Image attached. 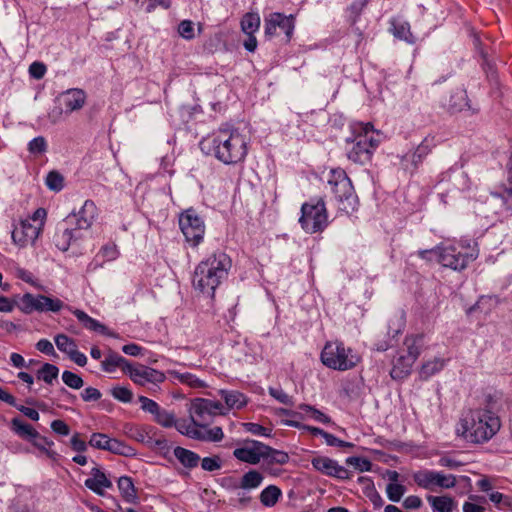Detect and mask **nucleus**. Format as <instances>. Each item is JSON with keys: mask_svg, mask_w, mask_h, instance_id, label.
<instances>
[{"mask_svg": "<svg viewBox=\"0 0 512 512\" xmlns=\"http://www.w3.org/2000/svg\"><path fill=\"white\" fill-rule=\"evenodd\" d=\"M503 393L494 391L483 396L479 407L470 409L461 419L463 434L472 443L489 441L501 427L498 412L502 406Z\"/></svg>", "mask_w": 512, "mask_h": 512, "instance_id": "1", "label": "nucleus"}, {"mask_svg": "<svg viewBox=\"0 0 512 512\" xmlns=\"http://www.w3.org/2000/svg\"><path fill=\"white\" fill-rule=\"evenodd\" d=\"M201 151L215 157L225 165H235L244 161L248 153L245 135L233 127H220L200 142Z\"/></svg>", "mask_w": 512, "mask_h": 512, "instance_id": "2", "label": "nucleus"}, {"mask_svg": "<svg viewBox=\"0 0 512 512\" xmlns=\"http://www.w3.org/2000/svg\"><path fill=\"white\" fill-rule=\"evenodd\" d=\"M231 266V258L225 252H213L196 266L192 278L194 289L213 298L217 287L227 278Z\"/></svg>", "mask_w": 512, "mask_h": 512, "instance_id": "3", "label": "nucleus"}, {"mask_svg": "<svg viewBox=\"0 0 512 512\" xmlns=\"http://www.w3.org/2000/svg\"><path fill=\"white\" fill-rule=\"evenodd\" d=\"M353 140H347V157L354 163L364 165L370 162L373 152L380 144L381 135L371 123H359L354 128Z\"/></svg>", "mask_w": 512, "mask_h": 512, "instance_id": "4", "label": "nucleus"}, {"mask_svg": "<svg viewBox=\"0 0 512 512\" xmlns=\"http://www.w3.org/2000/svg\"><path fill=\"white\" fill-rule=\"evenodd\" d=\"M332 193L338 203V209L349 214L357 209L358 197L351 180L344 170H332L328 179Z\"/></svg>", "mask_w": 512, "mask_h": 512, "instance_id": "5", "label": "nucleus"}, {"mask_svg": "<svg viewBox=\"0 0 512 512\" xmlns=\"http://www.w3.org/2000/svg\"><path fill=\"white\" fill-rule=\"evenodd\" d=\"M321 361L328 368L346 371L354 368L360 357L342 342L335 341L326 343L321 352Z\"/></svg>", "mask_w": 512, "mask_h": 512, "instance_id": "6", "label": "nucleus"}, {"mask_svg": "<svg viewBox=\"0 0 512 512\" xmlns=\"http://www.w3.org/2000/svg\"><path fill=\"white\" fill-rule=\"evenodd\" d=\"M299 223L301 228L309 234L319 233L326 229L329 221L323 198H312L302 204Z\"/></svg>", "mask_w": 512, "mask_h": 512, "instance_id": "7", "label": "nucleus"}, {"mask_svg": "<svg viewBox=\"0 0 512 512\" xmlns=\"http://www.w3.org/2000/svg\"><path fill=\"white\" fill-rule=\"evenodd\" d=\"M478 257L475 249L463 251L453 244L441 243L438 245V262L443 266L455 271L464 270L469 263Z\"/></svg>", "mask_w": 512, "mask_h": 512, "instance_id": "8", "label": "nucleus"}, {"mask_svg": "<svg viewBox=\"0 0 512 512\" xmlns=\"http://www.w3.org/2000/svg\"><path fill=\"white\" fill-rule=\"evenodd\" d=\"M295 29V17L279 12L269 14L264 20V34L267 39L283 35V40L289 42Z\"/></svg>", "mask_w": 512, "mask_h": 512, "instance_id": "9", "label": "nucleus"}, {"mask_svg": "<svg viewBox=\"0 0 512 512\" xmlns=\"http://www.w3.org/2000/svg\"><path fill=\"white\" fill-rule=\"evenodd\" d=\"M179 226L186 241L192 247H197L203 241L205 224L193 208L185 210L180 215Z\"/></svg>", "mask_w": 512, "mask_h": 512, "instance_id": "10", "label": "nucleus"}, {"mask_svg": "<svg viewBox=\"0 0 512 512\" xmlns=\"http://www.w3.org/2000/svg\"><path fill=\"white\" fill-rule=\"evenodd\" d=\"M413 480L420 488L435 491L437 488L451 489L457 484L456 476L435 470H419L413 473Z\"/></svg>", "mask_w": 512, "mask_h": 512, "instance_id": "11", "label": "nucleus"}, {"mask_svg": "<svg viewBox=\"0 0 512 512\" xmlns=\"http://www.w3.org/2000/svg\"><path fill=\"white\" fill-rule=\"evenodd\" d=\"M221 414H225L222 403L205 398L194 399L189 408L190 418L202 428L206 427L214 416Z\"/></svg>", "mask_w": 512, "mask_h": 512, "instance_id": "12", "label": "nucleus"}, {"mask_svg": "<svg viewBox=\"0 0 512 512\" xmlns=\"http://www.w3.org/2000/svg\"><path fill=\"white\" fill-rule=\"evenodd\" d=\"M268 445L253 439H244L237 443L233 450V457L240 462L257 465L265 456Z\"/></svg>", "mask_w": 512, "mask_h": 512, "instance_id": "13", "label": "nucleus"}, {"mask_svg": "<svg viewBox=\"0 0 512 512\" xmlns=\"http://www.w3.org/2000/svg\"><path fill=\"white\" fill-rule=\"evenodd\" d=\"M127 375L136 385L148 386L153 391L166 379L162 371L143 364L131 365Z\"/></svg>", "mask_w": 512, "mask_h": 512, "instance_id": "14", "label": "nucleus"}, {"mask_svg": "<svg viewBox=\"0 0 512 512\" xmlns=\"http://www.w3.org/2000/svg\"><path fill=\"white\" fill-rule=\"evenodd\" d=\"M98 209L92 200H86L77 212H72L65 218V223L74 227L79 233L87 231L94 223Z\"/></svg>", "mask_w": 512, "mask_h": 512, "instance_id": "15", "label": "nucleus"}, {"mask_svg": "<svg viewBox=\"0 0 512 512\" xmlns=\"http://www.w3.org/2000/svg\"><path fill=\"white\" fill-rule=\"evenodd\" d=\"M313 468L324 475L335 477L341 480L349 479L350 472L338 464L336 460L325 456L314 457L311 461Z\"/></svg>", "mask_w": 512, "mask_h": 512, "instance_id": "16", "label": "nucleus"}, {"mask_svg": "<svg viewBox=\"0 0 512 512\" xmlns=\"http://www.w3.org/2000/svg\"><path fill=\"white\" fill-rule=\"evenodd\" d=\"M41 231L40 226H36L29 219L21 220L19 225L12 231V240L20 247H25L29 243H34Z\"/></svg>", "mask_w": 512, "mask_h": 512, "instance_id": "17", "label": "nucleus"}, {"mask_svg": "<svg viewBox=\"0 0 512 512\" xmlns=\"http://www.w3.org/2000/svg\"><path fill=\"white\" fill-rule=\"evenodd\" d=\"M83 234L79 233L74 227H70L65 223V219L58 226L57 232L54 236V243L60 251H67L72 242L82 238Z\"/></svg>", "mask_w": 512, "mask_h": 512, "instance_id": "18", "label": "nucleus"}, {"mask_svg": "<svg viewBox=\"0 0 512 512\" xmlns=\"http://www.w3.org/2000/svg\"><path fill=\"white\" fill-rule=\"evenodd\" d=\"M67 309L77 318V320L83 325L84 328L98 332L102 335H106L113 338H118V335L113 331L109 330L104 324L98 320L90 317L86 312L80 309H73L67 307Z\"/></svg>", "mask_w": 512, "mask_h": 512, "instance_id": "19", "label": "nucleus"}, {"mask_svg": "<svg viewBox=\"0 0 512 512\" xmlns=\"http://www.w3.org/2000/svg\"><path fill=\"white\" fill-rule=\"evenodd\" d=\"M86 98L84 90L79 88L68 89L61 93L59 97L67 113L80 110L84 106Z\"/></svg>", "mask_w": 512, "mask_h": 512, "instance_id": "20", "label": "nucleus"}, {"mask_svg": "<svg viewBox=\"0 0 512 512\" xmlns=\"http://www.w3.org/2000/svg\"><path fill=\"white\" fill-rule=\"evenodd\" d=\"M414 363L413 357L406 356L404 352H399L398 356L395 357L392 362V369L390 371L391 378L394 380H403L411 373Z\"/></svg>", "mask_w": 512, "mask_h": 512, "instance_id": "21", "label": "nucleus"}, {"mask_svg": "<svg viewBox=\"0 0 512 512\" xmlns=\"http://www.w3.org/2000/svg\"><path fill=\"white\" fill-rule=\"evenodd\" d=\"M84 484L88 489L101 496L104 494V489L112 487V482L98 467L92 468L91 477L87 478Z\"/></svg>", "mask_w": 512, "mask_h": 512, "instance_id": "22", "label": "nucleus"}, {"mask_svg": "<svg viewBox=\"0 0 512 512\" xmlns=\"http://www.w3.org/2000/svg\"><path fill=\"white\" fill-rule=\"evenodd\" d=\"M130 366L131 364L126 358L111 349H109L107 356L101 362V368L106 373H114L118 368H121L125 374H128Z\"/></svg>", "mask_w": 512, "mask_h": 512, "instance_id": "23", "label": "nucleus"}, {"mask_svg": "<svg viewBox=\"0 0 512 512\" xmlns=\"http://www.w3.org/2000/svg\"><path fill=\"white\" fill-rule=\"evenodd\" d=\"M448 361L449 359L442 357H435L434 359L425 361L419 370V378L424 381L430 379L432 376L441 372Z\"/></svg>", "mask_w": 512, "mask_h": 512, "instance_id": "24", "label": "nucleus"}, {"mask_svg": "<svg viewBox=\"0 0 512 512\" xmlns=\"http://www.w3.org/2000/svg\"><path fill=\"white\" fill-rule=\"evenodd\" d=\"M435 146L434 137L427 136L423 139V141L417 146L415 151L409 155L404 156V160L409 159L414 167L416 168L423 159L432 151V148Z\"/></svg>", "mask_w": 512, "mask_h": 512, "instance_id": "25", "label": "nucleus"}, {"mask_svg": "<svg viewBox=\"0 0 512 512\" xmlns=\"http://www.w3.org/2000/svg\"><path fill=\"white\" fill-rule=\"evenodd\" d=\"M426 500L432 508L433 512H453L457 503L454 498L448 495L433 496L427 495Z\"/></svg>", "mask_w": 512, "mask_h": 512, "instance_id": "26", "label": "nucleus"}, {"mask_svg": "<svg viewBox=\"0 0 512 512\" xmlns=\"http://www.w3.org/2000/svg\"><path fill=\"white\" fill-rule=\"evenodd\" d=\"M175 458L187 469L196 468L200 463V456L192 450L177 446L173 450Z\"/></svg>", "mask_w": 512, "mask_h": 512, "instance_id": "27", "label": "nucleus"}, {"mask_svg": "<svg viewBox=\"0 0 512 512\" xmlns=\"http://www.w3.org/2000/svg\"><path fill=\"white\" fill-rule=\"evenodd\" d=\"M219 394L225 401L227 409H241L247 404L244 394L234 390H220Z\"/></svg>", "mask_w": 512, "mask_h": 512, "instance_id": "28", "label": "nucleus"}, {"mask_svg": "<svg viewBox=\"0 0 512 512\" xmlns=\"http://www.w3.org/2000/svg\"><path fill=\"white\" fill-rule=\"evenodd\" d=\"M404 345L406 347V356L413 357V360L416 361L421 353L422 347L424 345V335L423 334H415L408 335L405 337Z\"/></svg>", "mask_w": 512, "mask_h": 512, "instance_id": "29", "label": "nucleus"}, {"mask_svg": "<svg viewBox=\"0 0 512 512\" xmlns=\"http://www.w3.org/2000/svg\"><path fill=\"white\" fill-rule=\"evenodd\" d=\"M30 442L34 447L45 454L47 458L54 462L58 461L60 455L52 449V446H54V442L52 440L38 433V436L33 438Z\"/></svg>", "mask_w": 512, "mask_h": 512, "instance_id": "30", "label": "nucleus"}, {"mask_svg": "<svg viewBox=\"0 0 512 512\" xmlns=\"http://www.w3.org/2000/svg\"><path fill=\"white\" fill-rule=\"evenodd\" d=\"M282 497L281 489L276 485H268L265 487L260 495L259 500L264 507H274Z\"/></svg>", "mask_w": 512, "mask_h": 512, "instance_id": "31", "label": "nucleus"}, {"mask_svg": "<svg viewBox=\"0 0 512 512\" xmlns=\"http://www.w3.org/2000/svg\"><path fill=\"white\" fill-rule=\"evenodd\" d=\"M118 489L128 503H135L138 499L137 492L132 479L128 476H121L117 481Z\"/></svg>", "mask_w": 512, "mask_h": 512, "instance_id": "32", "label": "nucleus"}, {"mask_svg": "<svg viewBox=\"0 0 512 512\" xmlns=\"http://www.w3.org/2000/svg\"><path fill=\"white\" fill-rule=\"evenodd\" d=\"M405 314L403 311L394 313L388 320L387 335L390 339L397 337L405 328Z\"/></svg>", "mask_w": 512, "mask_h": 512, "instance_id": "33", "label": "nucleus"}, {"mask_svg": "<svg viewBox=\"0 0 512 512\" xmlns=\"http://www.w3.org/2000/svg\"><path fill=\"white\" fill-rule=\"evenodd\" d=\"M12 430L21 438L29 442L38 436V431L34 427L19 418L12 419Z\"/></svg>", "mask_w": 512, "mask_h": 512, "instance_id": "34", "label": "nucleus"}, {"mask_svg": "<svg viewBox=\"0 0 512 512\" xmlns=\"http://www.w3.org/2000/svg\"><path fill=\"white\" fill-rule=\"evenodd\" d=\"M264 480V476L257 470H249L244 473L240 480V488L252 490L258 488Z\"/></svg>", "mask_w": 512, "mask_h": 512, "instance_id": "35", "label": "nucleus"}, {"mask_svg": "<svg viewBox=\"0 0 512 512\" xmlns=\"http://www.w3.org/2000/svg\"><path fill=\"white\" fill-rule=\"evenodd\" d=\"M179 433L184 436H187L191 439L197 440L199 436V428H202L198 423H194L190 418V421L187 420H176V424L174 426Z\"/></svg>", "mask_w": 512, "mask_h": 512, "instance_id": "36", "label": "nucleus"}, {"mask_svg": "<svg viewBox=\"0 0 512 512\" xmlns=\"http://www.w3.org/2000/svg\"><path fill=\"white\" fill-rule=\"evenodd\" d=\"M224 438V433L221 427L215 426L213 428L205 429L199 428L198 441L204 442H220Z\"/></svg>", "mask_w": 512, "mask_h": 512, "instance_id": "37", "label": "nucleus"}, {"mask_svg": "<svg viewBox=\"0 0 512 512\" xmlns=\"http://www.w3.org/2000/svg\"><path fill=\"white\" fill-rule=\"evenodd\" d=\"M260 22L257 13H247L241 20V29L245 34H254L259 29Z\"/></svg>", "mask_w": 512, "mask_h": 512, "instance_id": "38", "label": "nucleus"}, {"mask_svg": "<svg viewBox=\"0 0 512 512\" xmlns=\"http://www.w3.org/2000/svg\"><path fill=\"white\" fill-rule=\"evenodd\" d=\"M265 456L262 460L266 461L268 464H279L284 465L289 461V455L281 450H276L270 446H268V450L265 451Z\"/></svg>", "mask_w": 512, "mask_h": 512, "instance_id": "39", "label": "nucleus"}, {"mask_svg": "<svg viewBox=\"0 0 512 512\" xmlns=\"http://www.w3.org/2000/svg\"><path fill=\"white\" fill-rule=\"evenodd\" d=\"M108 449L107 451L111 452V453H114V454H119V455H123V456H132L135 454V450L125 444L124 442L118 440V439H115V438H109V441H108Z\"/></svg>", "mask_w": 512, "mask_h": 512, "instance_id": "40", "label": "nucleus"}, {"mask_svg": "<svg viewBox=\"0 0 512 512\" xmlns=\"http://www.w3.org/2000/svg\"><path fill=\"white\" fill-rule=\"evenodd\" d=\"M59 374V369L57 366L45 363L41 369L37 372V378L43 380L47 384H52V382L57 379Z\"/></svg>", "mask_w": 512, "mask_h": 512, "instance_id": "41", "label": "nucleus"}, {"mask_svg": "<svg viewBox=\"0 0 512 512\" xmlns=\"http://www.w3.org/2000/svg\"><path fill=\"white\" fill-rule=\"evenodd\" d=\"M156 433V429L152 426H143L140 428H136L133 433L132 437L146 445L152 444V435Z\"/></svg>", "mask_w": 512, "mask_h": 512, "instance_id": "42", "label": "nucleus"}, {"mask_svg": "<svg viewBox=\"0 0 512 512\" xmlns=\"http://www.w3.org/2000/svg\"><path fill=\"white\" fill-rule=\"evenodd\" d=\"M57 348L66 354H71L77 348L75 341L65 334H58L54 338Z\"/></svg>", "mask_w": 512, "mask_h": 512, "instance_id": "43", "label": "nucleus"}, {"mask_svg": "<svg viewBox=\"0 0 512 512\" xmlns=\"http://www.w3.org/2000/svg\"><path fill=\"white\" fill-rule=\"evenodd\" d=\"M174 377L181 383L187 384L188 386L192 388H202L205 387L204 381L196 377L192 373H180V372H173Z\"/></svg>", "mask_w": 512, "mask_h": 512, "instance_id": "44", "label": "nucleus"}, {"mask_svg": "<svg viewBox=\"0 0 512 512\" xmlns=\"http://www.w3.org/2000/svg\"><path fill=\"white\" fill-rule=\"evenodd\" d=\"M301 410L309 414V416L314 419L317 422L323 423V424H329L332 422L331 418L315 408L314 406L308 405V404H301L299 406Z\"/></svg>", "mask_w": 512, "mask_h": 512, "instance_id": "45", "label": "nucleus"}, {"mask_svg": "<svg viewBox=\"0 0 512 512\" xmlns=\"http://www.w3.org/2000/svg\"><path fill=\"white\" fill-rule=\"evenodd\" d=\"M46 185L50 190L59 192L64 187V178L57 171H50L46 177Z\"/></svg>", "mask_w": 512, "mask_h": 512, "instance_id": "46", "label": "nucleus"}, {"mask_svg": "<svg viewBox=\"0 0 512 512\" xmlns=\"http://www.w3.org/2000/svg\"><path fill=\"white\" fill-rule=\"evenodd\" d=\"M111 395L122 403H130L133 398L132 391L128 387L120 385L114 386L111 389Z\"/></svg>", "mask_w": 512, "mask_h": 512, "instance_id": "47", "label": "nucleus"}, {"mask_svg": "<svg viewBox=\"0 0 512 512\" xmlns=\"http://www.w3.org/2000/svg\"><path fill=\"white\" fill-rule=\"evenodd\" d=\"M406 488L402 484L389 483L386 486L387 497L392 502H399L404 495Z\"/></svg>", "mask_w": 512, "mask_h": 512, "instance_id": "48", "label": "nucleus"}, {"mask_svg": "<svg viewBox=\"0 0 512 512\" xmlns=\"http://www.w3.org/2000/svg\"><path fill=\"white\" fill-rule=\"evenodd\" d=\"M346 463L360 472L370 471L372 463L363 457L351 456L346 459Z\"/></svg>", "mask_w": 512, "mask_h": 512, "instance_id": "49", "label": "nucleus"}, {"mask_svg": "<svg viewBox=\"0 0 512 512\" xmlns=\"http://www.w3.org/2000/svg\"><path fill=\"white\" fill-rule=\"evenodd\" d=\"M43 299L44 313L45 312H54L57 313L68 306H65L64 302L59 298H53L49 296H45Z\"/></svg>", "mask_w": 512, "mask_h": 512, "instance_id": "50", "label": "nucleus"}, {"mask_svg": "<svg viewBox=\"0 0 512 512\" xmlns=\"http://www.w3.org/2000/svg\"><path fill=\"white\" fill-rule=\"evenodd\" d=\"M62 381L72 389H80L84 384L83 379L79 375L68 370L62 373Z\"/></svg>", "mask_w": 512, "mask_h": 512, "instance_id": "51", "label": "nucleus"}, {"mask_svg": "<svg viewBox=\"0 0 512 512\" xmlns=\"http://www.w3.org/2000/svg\"><path fill=\"white\" fill-rule=\"evenodd\" d=\"M136 2L147 13L152 12L158 6L168 9L171 5V0H136Z\"/></svg>", "mask_w": 512, "mask_h": 512, "instance_id": "52", "label": "nucleus"}, {"mask_svg": "<svg viewBox=\"0 0 512 512\" xmlns=\"http://www.w3.org/2000/svg\"><path fill=\"white\" fill-rule=\"evenodd\" d=\"M268 391L270 396H272L278 402L289 406H292L294 404L293 397L288 395L282 388L269 387Z\"/></svg>", "mask_w": 512, "mask_h": 512, "instance_id": "53", "label": "nucleus"}, {"mask_svg": "<svg viewBox=\"0 0 512 512\" xmlns=\"http://www.w3.org/2000/svg\"><path fill=\"white\" fill-rule=\"evenodd\" d=\"M47 150V142L43 136L33 138L28 143V151L33 155H40Z\"/></svg>", "mask_w": 512, "mask_h": 512, "instance_id": "54", "label": "nucleus"}, {"mask_svg": "<svg viewBox=\"0 0 512 512\" xmlns=\"http://www.w3.org/2000/svg\"><path fill=\"white\" fill-rule=\"evenodd\" d=\"M201 467L204 471L213 472L222 468V461L219 456L204 457L200 460Z\"/></svg>", "mask_w": 512, "mask_h": 512, "instance_id": "55", "label": "nucleus"}, {"mask_svg": "<svg viewBox=\"0 0 512 512\" xmlns=\"http://www.w3.org/2000/svg\"><path fill=\"white\" fill-rule=\"evenodd\" d=\"M392 26V32L395 37L410 42V26L407 22L393 23Z\"/></svg>", "mask_w": 512, "mask_h": 512, "instance_id": "56", "label": "nucleus"}, {"mask_svg": "<svg viewBox=\"0 0 512 512\" xmlns=\"http://www.w3.org/2000/svg\"><path fill=\"white\" fill-rule=\"evenodd\" d=\"M109 438L110 437L108 435L103 433H93L90 437L89 445L94 448L107 451Z\"/></svg>", "mask_w": 512, "mask_h": 512, "instance_id": "57", "label": "nucleus"}, {"mask_svg": "<svg viewBox=\"0 0 512 512\" xmlns=\"http://www.w3.org/2000/svg\"><path fill=\"white\" fill-rule=\"evenodd\" d=\"M176 420L174 412L164 409L159 415L156 423L164 428H171L176 424Z\"/></svg>", "mask_w": 512, "mask_h": 512, "instance_id": "58", "label": "nucleus"}, {"mask_svg": "<svg viewBox=\"0 0 512 512\" xmlns=\"http://www.w3.org/2000/svg\"><path fill=\"white\" fill-rule=\"evenodd\" d=\"M178 33L186 40L194 38V24L190 20H183L178 25Z\"/></svg>", "mask_w": 512, "mask_h": 512, "instance_id": "59", "label": "nucleus"}, {"mask_svg": "<svg viewBox=\"0 0 512 512\" xmlns=\"http://www.w3.org/2000/svg\"><path fill=\"white\" fill-rule=\"evenodd\" d=\"M102 256L104 261H112L115 260L118 257V250L115 244H106L104 245L97 257Z\"/></svg>", "mask_w": 512, "mask_h": 512, "instance_id": "60", "label": "nucleus"}, {"mask_svg": "<svg viewBox=\"0 0 512 512\" xmlns=\"http://www.w3.org/2000/svg\"><path fill=\"white\" fill-rule=\"evenodd\" d=\"M243 427L246 432H249L253 435H258V436H269L270 435V429H268L258 423L247 422V423L243 424Z\"/></svg>", "mask_w": 512, "mask_h": 512, "instance_id": "61", "label": "nucleus"}, {"mask_svg": "<svg viewBox=\"0 0 512 512\" xmlns=\"http://www.w3.org/2000/svg\"><path fill=\"white\" fill-rule=\"evenodd\" d=\"M18 308L25 314L33 313V294L25 293L19 300Z\"/></svg>", "mask_w": 512, "mask_h": 512, "instance_id": "62", "label": "nucleus"}, {"mask_svg": "<svg viewBox=\"0 0 512 512\" xmlns=\"http://www.w3.org/2000/svg\"><path fill=\"white\" fill-rule=\"evenodd\" d=\"M46 71V66L42 62L35 61L29 66L30 76L37 80L42 79Z\"/></svg>", "mask_w": 512, "mask_h": 512, "instance_id": "63", "label": "nucleus"}, {"mask_svg": "<svg viewBox=\"0 0 512 512\" xmlns=\"http://www.w3.org/2000/svg\"><path fill=\"white\" fill-rule=\"evenodd\" d=\"M50 427L52 431L58 435L67 436L70 434V427L63 420H53Z\"/></svg>", "mask_w": 512, "mask_h": 512, "instance_id": "64", "label": "nucleus"}]
</instances>
